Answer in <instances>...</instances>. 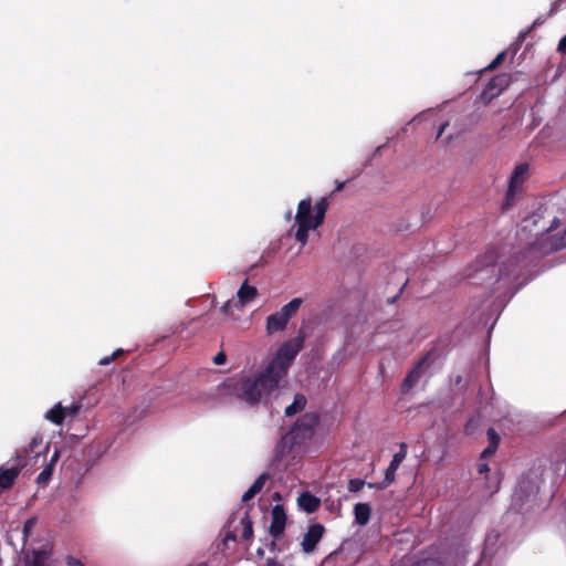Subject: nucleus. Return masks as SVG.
Here are the masks:
<instances>
[{
    "label": "nucleus",
    "instance_id": "50",
    "mask_svg": "<svg viewBox=\"0 0 566 566\" xmlns=\"http://www.w3.org/2000/svg\"><path fill=\"white\" fill-rule=\"evenodd\" d=\"M559 226V219L557 218H554V220L552 221V224L548 229H546V232H551L553 231L554 229H556L557 227Z\"/></svg>",
    "mask_w": 566,
    "mask_h": 566
},
{
    "label": "nucleus",
    "instance_id": "48",
    "mask_svg": "<svg viewBox=\"0 0 566 566\" xmlns=\"http://www.w3.org/2000/svg\"><path fill=\"white\" fill-rule=\"evenodd\" d=\"M276 541L277 539H272L269 544H268V547L271 552H280L281 549L279 548L277 544H276Z\"/></svg>",
    "mask_w": 566,
    "mask_h": 566
},
{
    "label": "nucleus",
    "instance_id": "16",
    "mask_svg": "<svg viewBox=\"0 0 566 566\" xmlns=\"http://www.w3.org/2000/svg\"><path fill=\"white\" fill-rule=\"evenodd\" d=\"M248 281L249 279L244 280L237 293L241 307L252 302L259 295L258 289L249 285Z\"/></svg>",
    "mask_w": 566,
    "mask_h": 566
},
{
    "label": "nucleus",
    "instance_id": "18",
    "mask_svg": "<svg viewBox=\"0 0 566 566\" xmlns=\"http://www.w3.org/2000/svg\"><path fill=\"white\" fill-rule=\"evenodd\" d=\"M486 436L489 440V446L481 453V458L483 459L490 458L496 452L501 440L500 434L496 432L494 428H489L486 431Z\"/></svg>",
    "mask_w": 566,
    "mask_h": 566
},
{
    "label": "nucleus",
    "instance_id": "25",
    "mask_svg": "<svg viewBox=\"0 0 566 566\" xmlns=\"http://www.w3.org/2000/svg\"><path fill=\"white\" fill-rule=\"evenodd\" d=\"M43 439L41 436H35L32 438L31 442L29 443L28 448L18 450L17 452H22L24 455V460L27 461V457L29 453H35V455H39L40 452L36 451V449L42 444Z\"/></svg>",
    "mask_w": 566,
    "mask_h": 566
},
{
    "label": "nucleus",
    "instance_id": "38",
    "mask_svg": "<svg viewBox=\"0 0 566 566\" xmlns=\"http://www.w3.org/2000/svg\"><path fill=\"white\" fill-rule=\"evenodd\" d=\"M65 564L67 566H85L80 559L75 558L72 555H67L65 557Z\"/></svg>",
    "mask_w": 566,
    "mask_h": 566
},
{
    "label": "nucleus",
    "instance_id": "36",
    "mask_svg": "<svg viewBox=\"0 0 566 566\" xmlns=\"http://www.w3.org/2000/svg\"><path fill=\"white\" fill-rule=\"evenodd\" d=\"M544 21H545L544 19H542V18H537V19L533 22V24L531 25V28H530L527 31L522 32V33L518 35V41H523V40L525 39L526 34H527L528 32H531V30H533L534 28H536V27H538V25L543 24V23H544Z\"/></svg>",
    "mask_w": 566,
    "mask_h": 566
},
{
    "label": "nucleus",
    "instance_id": "1",
    "mask_svg": "<svg viewBox=\"0 0 566 566\" xmlns=\"http://www.w3.org/2000/svg\"><path fill=\"white\" fill-rule=\"evenodd\" d=\"M280 380L268 373L265 368L254 377L241 378L238 381L224 382L223 387L229 388L239 399L249 406H258L263 399L266 400L273 391L277 390Z\"/></svg>",
    "mask_w": 566,
    "mask_h": 566
},
{
    "label": "nucleus",
    "instance_id": "47",
    "mask_svg": "<svg viewBox=\"0 0 566 566\" xmlns=\"http://www.w3.org/2000/svg\"><path fill=\"white\" fill-rule=\"evenodd\" d=\"M263 566H283L276 558H268Z\"/></svg>",
    "mask_w": 566,
    "mask_h": 566
},
{
    "label": "nucleus",
    "instance_id": "21",
    "mask_svg": "<svg viewBox=\"0 0 566 566\" xmlns=\"http://www.w3.org/2000/svg\"><path fill=\"white\" fill-rule=\"evenodd\" d=\"M501 534L496 531L490 532L484 541V555H494L497 551V543L500 541Z\"/></svg>",
    "mask_w": 566,
    "mask_h": 566
},
{
    "label": "nucleus",
    "instance_id": "9",
    "mask_svg": "<svg viewBox=\"0 0 566 566\" xmlns=\"http://www.w3.org/2000/svg\"><path fill=\"white\" fill-rule=\"evenodd\" d=\"M27 463L28 462L24 460L22 452H15V457L11 467H0V491L9 490L14 485L18 476Z\"/></svg>",
    "mask_w": 566,
    "mask_h": 566
},
{
    "label": "nucleus",
    "instance_id": "53",
    "mask_svg": "<svg viewBox=\"0 0 566 566\" xmlns=\"http://www.w3.org/2000/svg\"><path fill=\"white\" fill-rule=\"evenodd\" d=\"M59 457H60V453H59V451L56 450V451L53 453V455H52V458H51V461H50V463H52V468L54 467V463L59 460Z\"/></svg>",
    "mask_w": 566,
    "mask_h": 566
},
{
    "label": "nucleus",
    "instance_id": "54",
    "mask_svg": "<svg viewBox=\"0 0 566 566\" xmlns=\"http://www.w3.org/2000/svg\"><path fill=\"white\" fill-rule=\"evenodd\" d=\"M338 554V549L332 552L325 559H324V563H328L331 559L334 558V556H336Z\"/></svg>",
    "mask_w": 566,
    "mask_h": 566
},
{
    "label": "nucleus",
    "instance_id": "3",
    "mask_svg": "<svg viewBox=\"0 0 566 566\" xmlns=\"http://www.w3.org/2000/svg\"><path fill=\"white\" fill-rule=\"evenodd\" d=\"M564 248H566V229L562 234L548 235L543 233L527 248L512 255V261L516 262L518 271L522 273L536 266L545 255Z\"/></svg>",
    "mask_w": 566,
    "mask_h": 566
},
{
    "label": "nucleus",
    "instance_id": "57",
    "mask_svg": "<svg viewBox=\"0 0 566 566\" xmlns=\"http://www.w3.org/2000/svg\"><path fill=\"white\" fill-rule=\"evenodd\" d=\"M461 382H462V376H461V375H458V376L454 378V385H455V386H459Z\"/></svg>",
    "mask_w": 566,
    "mask_h": 566
},
{
    "label": "nucleus",
    "instance_id": "58",
    "mask_svg": "<svg viewBox=\"0 0 566 566\" xmlns=\"http://www.w3.org/2000/svg\"><path fill=\"white\" fill-rule=\"evenodd\" d=\"M272 497L273 500L279 501L281 500V494L279 492H275Z\"/></svg>",
    "mask_w": 566,
    "mask_h": 566
},
{
    "label": "nucleus",
    "instance_id": "5",
    "mask_svg": "<svg viewBox=\"0 0 566 566\" xmlns=\"http://www.w3.org/2000/svg\"><path fill=\"white\" fill-rule=\"evenodd\" d=\"M305 337L304 329L300 328L294 338L284 342L277 349L275 357L266 366L268 373H271L281 381L287 374V369L296 355L303 349Z\"/></svg>",
    "mask_w": 566,
    "mask_h": 566
},
{
    "label": "nucleus",
    "instance_id": "44",
    "mask_svg": "<svg viewBox=\"0 0 566 566\" xmlns=\"http://www.w3.org/2000/svg\"><path fill=\"white\" fill-rule=\"evenodd\" d=\"M226 359H227L226 354H224L223 352H220V353H218V354L214 356V358H213V363H214L216 365H222V364H224V363H226Z\"/></svg>",
    "mask_w": 566,
    "mask_h": 566
},
{
    "label": "nucleus",
    "instance_id": "31",
    "mask_svg": "<svg viewBox=\"0 0 566 566\" xmlns=\"http://www.w3.org/2000/svg\"><path fill=\"white\" fill-rule=\"evenodd\" d=\"M123 354H124V350L122 348H118L112 355L101 358L98 361V365L106 366Z\"/></svg>",
    "mask_w": 566,
    "mask_h": 566
},
{
    "label": "nucleus",
    "instance_id": "59",
    "mask_svg": "<svg viewBox=\"0 0 566 566\" xmlns=\"http://www.w3.org/2000/svg\"><path fill=\"white\" fill-rule=\"evenodd\" d=\"M403 450L407 452V444L405 442H402L400 444V450L399 451H403Z\"/></svg>",
    "mask_w": 566,
    "mask_h": 566
},
{
    "label": "nucleus",
    "instance_id": "41",
    "mask_svg": "<svg viewBox=\"0 0 566 566\" xmlns=\"http://www.w3.org/2000/svg\"><path fill=\"white\" fill-rule=\"evenodd\" d=\"M258 493L254 491V489H252L250 486V489L243 494L242 496V502L245 503L248 501H250L251 499H253Z\"/></svg>",
    "mask_w": 566,
    "mask_h": 566
},
{
    "label": "nucleus",
    "instance_id": "11",
    "mask_svg": "<svg viewBox=\"0 0 566 566\" xmlns=\"http://www.w3.org/2000/svg\"><path fill=\"white\" fill-rule=\"evenodd\" d=\"M271 515L272 521L269 527V533L272 537H274V539H279L283 535L286 526L287 516L284 506L281 504L274 505Z\"/></svg>",
    "mask_w": 566,
    "mask_h": 566
},
{
    "label": "nucleus",
    "instance_id": "10",
    "mask_svg": "<svg viewBox=\"0 0 566 566\" xmlns=\"http://www.w3.org/2000/svg\"><path fill=\"white\" fill-rule=\"evenodd\" d=\"M511 83V76L506 73H501L492 77L482 91L480 98L484 104L491 103L496 96L501 94Z\"/></svg>",
    "mask_w": 566,
    "mask_h": 566
},
{
    "label": "nucleus",
    "instance_id": "26",
    "mask_svg": "<svg viewBox=\"0 0 566 566\" xmlns=\"http://www.w3.org/2000/svg\"><path fill=\"white\" fill-rule=\"evenodd\" d=\"M517 191H518V186L513 185V184L510 182L509 189H507L506 195H505L504 202L502 205V208L504 210H507V209H510L512 207V205L514 202V199H515V195H516Z\"/></svg>",
    "mask_w": 566,
    "mask_h": 566
},
{
    "label": "nucleus",
    "instance_id": "7",
    "mask_svg": "<svg viewBox=\"0 0 566 566\" xmlns=\"http://www.w3.org/2000/svg\"><path fill=\"white\" fill-rule=\"evenodd\" d=\"M303 304V298L295 297L285 304L279 312H275L266 318V331L269 334L282 332L286 328L289 321L294 317Z\"/></svg>",
    "mask_w": 566,
    "mask_h": 566
},
{
    "label": "nucleus",
    "instance_id": "6",
    "mask_svg": "<svg viewBox=\"0 0 566 566\" xmlns=\"http://www.w3.org/2000/svg\"><path fill=\"white\" fill-rule=\"evenodd\" d=\"M539 488L536 482L526 479L518 482L512 497L513 507L523 512L538 505Z\"/></svg>",
    "mask_w": 566,
    "mask_h": 566
},
{
    "label": "nucleus",
    "instance_id": "8",
    "mask_svg": "<svg viewBox=\"0 0 566 566\" xmlns=\"http://www.w3.org/2000/svg\"><path fill=\"white\" fill-rule=\"evenodd\" d=\"M436 358V349H431L427 352L412 367V369L407 374L406 378L401 384V391L403 394L410 391L420 380V378L424 375L427 369L430 367L432 361Z\"/></svg>",
    "mask_w": 566,
    "mask_h": 566
},
{
    "label": "nucleus",
    "instance_id": "46",
    "mask_svg": "<svg viewBox=\"0 0 566 566\" xmlns=\"http://www.w3.org/2000/svg\"><path fill=\"white\" fill-rule=\"evenodd\" d=\"M266 263V260L264 259V256H261L260 260L258 262H255L254 264H252L248 272H251L254 268H258V266H262Z\"/></svg>",
    "mask_w": 566,
    "mask_h": 566
},
{
    "label": "nucleus",
    "instance_id": "20",
    "mask_svg": "<svg viewBox=\"0 0 566 566\" xmlns=\"http://www.w3.org/2000/svg\"><path fill=\"white\" fill-rule=\"evenodd\" d=\"M329 197L321 198L315 205L314 227L318 228L323 224L326 211L329 206Z\"/></svg>",
    "mask_w": 566,
    "mask_h": 566
},
{
    "label": "nucleus",
    "instance_id": "43",
    "mask_svg": "<svg viewBox=\"0 0 566 566\" xmlns=\"http://www.w3.org/2000/svg\"><path fill=\"white\" fill-rule=\"evenodd\" d=\"M564 1L565 0H556L555 2H553L551 10L548 12V17H552L553 14H555L559 10V7Z\"/></svg>",
    "mask_w": 566,
    "mask_h": 566
},
{
    "label": "nucleus",
    "instance_id": "12",
    "mask_svg": "<svg viewBox=\"0 0 566 566\" xmlns=\"http://www.w3.org/2000/svg\"><path fill=\"white\" fill-rule=\"evenodd\" d=\"M325 533L324 525L319 523L312 524L307 532L304 535V538L301 543L302 549L305 554H311L315 551L316 545L322 539Z\"/></svg>",
    "mask_w": 566,
    "mask_h": 566
},
{
    "label": "nucleus",
    "instance_id": "35",
    "mask_svg": "<svg viewBox=\"0 0 566 566\" xmlns=\"http://www.w3.org/2000/svg\"><path fill=\"white\" fill-rule=\"evenodd\" d=\"M35 523H36L35 517H31L25 521V523L23 525V533L25 536H28L32 532L33 527L35 526Z\"/></svg>",
    "mask_w": 566,
    "mask_h": 566
},
{
    "label": "nucleus",
    "instance_id": "29",
    "mask_svg": "<svg viewBox=\"0 0 566 566\" xmlns=\"http://www.w3.org/2000/svg\"><path fill=\"white\" fill-rule=\"evenodd\" d=\"M52 473H53V468H52V463H49L41 472L40 474L38 475L36 478V482L39 484H44L46 483L51 476H52Z\"/></svg>",
    "mask_w": 566,
    "mask_h": 566
},
{
    "label": "nucleus",
    "instance_id": "4",
    "mask_svg": "<svg viewBox=\"0 0 566 566\" xmlns=\"http://www.w3.org/2000/svg\"><path fill=\"white\" fill-rule=\"evenodd\" d=\"M319 423V416L315 412H307L300 417L290 431L284 434L275 447V458L281 459L290 453L295 446H300L306 440H310L314 433L315 428Z\"/></svg>",
    "mask_w": 566,
    "mask_h": 566
},
{
    "label": "nucleus",
    "instance_id": "40",
    "mask_svg": "<svg viewBox=\"0 0 566 566\" xmlns=\"http://www.w3.org/2000/svg\"><path fill=\"white\" fill-rule=\"evenodd\" d=\"M258 493L254 491V489H252L250 486V489L243 494L242 496V502L245 503L248 501H250L251 499H253Z\"/></svg>",
    "mask_w": 566,
    "mask_h": 566
},
{
    "label": "nucleus",
    "instance_id": "37",
    "mask_svg": "<svg viewBox=\"0 0 566 566\" xmlns=\"http://www.w3.org/2000/svg\"><path fill=\"white\" fill-rule=\"evenodd\" d=\"M80 408L81 406L77 405V403H73L72 406L67 407V408H64L65 410V417L66 416H70V417H75L78 411H80Z\"/></svg>",
    "mask_w": 566,
    "mask_h": 566
},
{
    "label": "nucleus",
    "instance_id": "32",
    "mask_svg": "<svg viewBox=\"0 0 566 566\" xmlns=\"http://www.w3.org/2000/svg\"><path fill=\"white\" fill-rule=\"evenodd\" d=\"M365 485V481L361 480V479H352L349 480L348 482V491L349 492H353V493H356V492H359Z\"/></svg>",
    "mask_w": 566,
    "mask_h": 566
},
{
    "label": "nucleus",
    "instance_id": "13",
    "mask_svg": "<svg viewBox=\"0 0 566 566\" xmlns=\"http://www.w3.org/2000/svg\"><path fill=\"white\" fill-rule=\"evenodd\" d=\"M296 224H305L313 228V230L317 229L314 227V216H312V199L306 198L301 200L297 208V213L295 217Z\"/></svg>",
    "mask_w": 566,
    "mask_h": 566
},
{
    "label": "nucleus",
    "instance_id": "60",
    "mask_svg": "<svg viewBox=\"0 0 566 566\" xmlns=\"http://www.w3.org/2000/svg\"><path fill=\"white\" fill-rule=\"evenodd\" d=\"M397 297H398L397 295L392 296V297L389 300V302H390V303H394V302L396 301V298H397Z\"/></svg>",
    "mask_w": 566,
    "mask_h": 566
},
{
    "label": "nucleus",
    "instance_id": "49",
    "mask_svg": "<svg viewBox=\"0 0 566 566\" xmlns=\"http://www.w3.org/2000/svg\"><path fill=\"white\" fill-rule=\"evenodd\" d=\"M235 518H237V512H233V513L229 516V518H228L227 524L224 525V527L230 528V527H231V525H232V523L235 521Z\"/></svg>",
    "mask_w": 566,
    "mask_h": 566
},
{
    "label": "nucleus",
    "instance_id": "2",
    "mask_svg": "<svg viewBox=\"0 0 566 566\" xmlns=\"http://www.w3.org/2000/svg\"><path fill=\"white\" fill-rule=\"evenodd\" d=\"M497 256L499 254L494 249L488 250L467 269L465 276L471 279L473 284L481 285L493 279L494 284H497L503 277L521 274L516 262L512 261V256L507 261L502 262L496 272Z\"/></svg>",
    "mask_w": 566,
    "mask_h": 566
},
{
    "label": "nucleus",
    "instance_id": "34",
    "mask_svg": "<svg viewBox=\"0 0 566 566\" xmlns=\"http://www.w3.org/2000/svg\"><path fill=\"white\" fill-rule=\"evenodd\" d=\"M392 482L387 480V476L384 478L381 482L377 483H368V486L376 490H385L388 488Z\"/></svg>",
    "mask_w": 566,
    "mask_h": 566
},
{
    "label": "nucleus",
    "instance_id": "14",
    "mask_svg": "<svg viewBox=\"0 0 566 566\" xmlns=\"http://www.w3.org/2000/svg\"><path fill=\"white\" fill-rule=\"evenodd\" d=\"M50 556L51 552L45 548L32 549L24 556L23 566H49Z\"/></svg>",
    "mask_w": 566,
    "mask_h": 566
},
{
    "label": "nucleus",
    "instance_id": "30",
    "mask_svg": "<svg viewBox=\"0 0 566 566\" xmlns=\"http://www.w3.org/2000/svg\"><path fill=\"white\" fill-rule=\"evenodd\" d=\"M270 479V474L269 473H262L261 475H259V478L253 482V484L251 485L252 489H254V491L256 493H260L261 490L263 489L265 482Z\"/></svg>",
    "mask_w": 566,
    "mask_h": 566
},
{
    "label": "nucleus",
    "instance_id": "22",
    "mask_svg": "<svg viewBox=\"0 0 566 566\" xmlns=\"http://www.w3.org/2000/svg\"><path fill=\"white\" fill-rule=\"evenodd\" d=\"M405 458H406L405 450L398 451L396 454H394L392 460L389 463V467L387 468V470L385 472V476H387L388 481H391V482L395 481V473Z\"/></svg>",
    "mask_w": 566,
    "mask_h": 566
},
{
    "label": "nucleus",
    "instance_id": "27",
    "mask_svg": "<svg viewBox=\"0 0 566 566\" xmlns=\"http://www.w3.org/2000/svg\"><path fill=\"white\" fill-rule=\"evenodd\" d=\"M313 230L312 227L303 224H297V230L295 232V239L298 241L302 247L307 243L308 240V231Z\"/></svg>",
    "mask_w": 566,
    "mask_h": 566
},
{
    "label": "nucleus",
    "instance_id": "52",
    "mask_svg": "<svg viewBox=\"0 0 566 566\" xmlns=\"http://www.w3.org/2000/svg\"><path fill=\"white\" fill-rule=\"evenodd\" d=\"M220 311H221L222 313H224V314H228V313L230 312V302H226V303L221 306Z\"/></svg>",
    "mask_w": 566,
    "mask_h": 566
},
{
    "label": "nucleus",
    "instance_id": "28",
    "mask_svg": "<svg viewBox=\"0 0 566 566\" xmlns=\"http://www.w3.org/2000/svg\"><path fill=\"white\" fill-rule=\"evenodd\" d=\"M528 166L527 164H521L515 167L513 175L510 179V182L513 185L518 186L520 182H522L523 176L527 172Z\"/></svg>",
    "mask_w": 566,
    "mask_h": 566
},
{
    "label": "nucleus",
    "instance_id": "23",
    "mask_svg": "<svg viewBox=\"0 0 566 566\" xmlns=\"http://www.w3.org/2000/svg\"><path fill=\"white\" fill-rule=\"evenodd\" d=\"M306 397L302 394H296L293 402L285 408V416L292 417L297 412H301L306 406Z\"/></svg>",
    "mask_w": 566,
    "mask_h": 566
},
{
    "label": "nucleus",
    "instance_id": "55",
    "mask_svg": "<svg viewBox=\"0 0 566 566\" xmlns=\"http://www.w3.org/2000/svg\"><path fill=\"white\" fill-rule=\"evenodd\" d=\"M486 471H489V465L488 464L483 463V464L479 465V472L480 473H483V472H486Z\"/></svg>",
    "mask_w": 566,
    "mask_h": 566
},
{
    "label": "nucleus",
    "instance_id": "51",
    "mask_svg": "<svg viewBox=\"0 0 566 566\" xmlns=\"http://www.w3.org/2000/svg\"><path fill=\"white\" fill-rule=\"evenodd\" d=\"M448 127V123H443L438 130L437 138H440L442 134L444 133L446 128Z\"/></svg>",
    "mask_w": 566,
    "mask_h": 566
},
{
    "label": "nucleus",
    "instance_id": "33",
    "mask_svg": "<svg viewBox=\"0 0 566 566\" xmlns=\"http://www.w3.org/2000/svg\"><path fill=\"white\" fill-rule=\"evenodd\" d=\"M506 53L501 52L496 55V57L491 62V64L486 67L488 70H493L501 65L505 60Z\"/></svg>",
    "mask_w": 566,
    "mask_h": 566
},
{
    "label": "nucleus",
    "instance_id": "61",
    "mask_svg": "<svg viewBox=\"0 0 566 566\" xmlns=\"http://www.w3.org/2000/svg\"><path fill=\"white\" fill-rule=\"evenodd\" d=\"M198 566H208L207 563H200Z\"/></svg>",
    "mask_w": 566,
    "mask_h": 566
},
{
    "label": "nucleus",
    "instance_id": "39",
    "mask_svg": "<svg viewBox=\"0 0 566 566\" xmlns=\"http://www.w3.org/2000/svg\"><path fill=\"white\" fill-rule=\"evenodd\" d=\"M228 541H237V534L234 531H228L222 539L223 548H226Z\"/></svg>",
    "mask_w": 566,
    "mask_h": 566
},
{
    "label": "nucleus",
    "instance_id": "15",
    "mask_svg": "<svg viewBox=\"0 0 566 566\" xmlns=\"http://www.w3.org/2000/svg\"><path fill=\"white\" fill-rule=\"evenodd\" d=\"M297 504L300 509L305 511L306 513H314L321 506V500L310 492H303L297 499Z\"/></svg>",
    "mask_w": 566,
    "mask_h": 566
},
{
    "label": "nucleus",
    "instance_id": "42",
    "mask_svg": "<svg viewBox=\"0 0 566 566\" xmlns=\"http://www.w3.org/2000/svg\"><path fill=\"white\" fill-rule=\"evenodd\" d=\"M349 180H346V181H336V187L335 189L329 193V198L333 197L336 192H339L342 191L344 188H345V185L348 182Z\"/></svg>",
    "mask_w": 566,
    "mask_h": 566
},
{
    "label": "nucleus",
    "instance_id": "45",
    "mask_svg": "<svg viewBox=\"0 0 566 566\" xmlns=\"http://www.w3.org/2000/svg\"><path fill=\"white\" fill-rule=\"evenodd\" d=\"M557 50L558 52L566 54V35L559 41Z\"/></svg>",
    "mask_w": 566,
    "mask_h": 566
},
{
    "label": "nucleus",
    "instance_id": "19",
    "mask_svg": "<svg viewBox=\"0 0 566 566\" xmlns=\"http://www.w3.org/2000/svg\"><path fill=\"white\" fill-rule=\"evenodd\" d=\"M252 509V505H248V509L244 513V515L241 517V525H242V534H241V537L242 539L247 541V542H251L252 538H253V535H254V532H253V522L250 517V510Z\"/></svg>",
    "mask_w": 566,
    "mask_h": 566
},
{
    "label": "nucleus",
    "instance_id": "17",
    "mask_svg": "<svg viewBox=\"0 0 566 566\" xmlns=\"http://www.w3.org/2000/svg\"><path fill=\"white\" fill-rule=\"evenodd\" d=\"M355 523L359 526L368 524L371 515V507L368 503H357L354 506Z\"/></svg>",
    "mask_w": 566,
    "mask_h": 566
},
{
    "label": "nucleus",
    "instance_id": "24",
    "mask_svg": "<svg viewBox=\"0 0 566 566\" xmlns=\"http://www.w3.org/2000/svg\"><path fill=\"white\" fill-rule=\"evenodd\" d=\"M45 418L56 426L62 424L65 419L64 407L61 403L55 405L46 412Z\"/></svg>",
    "mask_w": 566,
    "mask_h": 566
},
{
    "label": "nucleus",
    "instance_id": "56",
    "mask_svg": "<svg viewBox=\"0 0 566 566\" xmlns=\"http://www.w3.org/2000/svg\"><path fill=\"white\" fill-rule=\"evenodd\" d=\"M256 556H258L259 558H263V556H264V549H263V548H261V547H260V548H258V549H256Z\"/></svg>",
    "mask_w": 566,
    "mask_h": 566
}]
</instances>
